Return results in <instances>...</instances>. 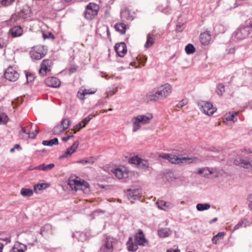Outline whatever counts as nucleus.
Listing matches in <instances>:
<instances>
[{
    "instance_id": "nucleus-1",
    "label": "nucleus",
    "mask_w": 252,
    "mask_h": 252,
    "mask_svg": "<svg viewBox=\"0 0 252 252\" xmlns=\"http://www.w3.org/2000/svg\"><path fill=\"white\" fill-rule=\"evenodd\" d=\"M153 118V116L151 113L138 115L133 117L131 119L133 132H136L139 130L142 125L150 124Z\"/></svg>"
},
{
    "instance_id": "nucleus-2",
    "label": "nucleus",
    "mask_w": 252,
    "mask_h": 252,
    "mask_svg": "<svg viewBox=\"0 0 252 252\" xmlns=\"http://www.w3.org/2000/svg\"><path fill=\"white\" fill-rule=\"evenodd\" d=\"M252 32V22L247 26L241 27L235 31L233 36L238 40H241L247 38Z\"/></svg>"
},
{
    "instance_id": "nucleus-3",
    "label": "nucleus",
    "mask_w": 252,
    "mask_h": 252,
    "mask_svg": "<svg viewBox=\"0 0 252 252\" xmlns=\"http://www.w3.org/2000/svg\"><path fill=\"white\" fill-rule=\"evenodd\" d=\"M99 9V6L98 5L90 2L86 6L84 11L85 18L88 20H92L97 15Z\"/></svg>"
},
{
    "instance_id": "nucleus-4",
    "label": "nucleus",
    "mask_w": 252,
    "mask_h": 252,
    "mask_svg": "<svg viewBox=\"0 0 252 252\" xmlns=\"http://www.w3.org/2000/svg\"><path fill=\"white\" fill-rule=\"evenodd\" d=\"M159 157L163 159H168L169 161H170L172 163H178L179 162L190 163L192 161V159L190 158H188L187 157L179 158L173 155L166 153H162L160 154Z\"/></svg>"
},
{
    "instance_id": "nucleus-5",
    "label": "nucleus",
    "mask_w": 252,
    "mask_h": 252,
    "mask_svg": "<svg viewBox=\"0 0 252 252\" xmlns=\"http://www.w3.org/2000/svg\"><path fill=\"white\" fill-rule=\"evenodd\" d=\"M46 54L43 46H37L30 51V56L32 60H39L43 58Z\"/></svg>"
},
{
    "instance_id": "nucleus-6",
    "label": "nucleus",
    "mask_w": 252,
    "mask_h": 252,
    "mask_svg": "<svg viewBox=\"0 0 252 252\" xmlns=\"http://www.w3.org/2000/svg\"><path fill=\"white\" fill-rule=\"evenodd\" d=\"M171 86L168 84L166 83L163 85L160 86L159 87L156 89L158 96L159 97L160 99H163L164 98L167 97L169 94L171 93Z\"/></svg>"
},
{
    "instance_id": "nucleus-7",
    "label": "nucleus",
    "mask_w": 252,
    "mask_h": 252,
    "mask_svg": "<svg viewBox=\"0 0 252 252\" xmlns=\"http://www.w3.org/2000/svg\"><path fill=\"white\" fill-rule=\"evenodd\" d=\"M198 105L201 111L207 115H213L217 110V109L213 107V104L209 102L202 101L199 102Z\"/></svg>"
},
{
    "instance_id": "nucleus-8",
    "label": "nucleus",
    "mask_w": 252,
    "mask_h": 252,
    "mask_svg": "<svg viewBox=\"0 0 252 252\" xmlns=\"http://www.w3.org/2000/svg\"><path fill=\"white\" fill-rule=\"evenodd\" d=\"M111 171L119 179H126L129 176V171L124 166L116 168L112 170Z\"/></svg>"
},
{
    "instance_id": "nucleus-9",
    "label": "nucleus",
    "mask_w": 252,
    "mask_h": 252,
    "mask_svg": "<svg viewBox=\"0 0 252 252\" xmlns=\"http://www.w3.org/2000/svg\"><path fill=\"white\" fill-rule=\"evenodd\" d=\"M19 75L17 71L12 67L9 66L4 73L5 79L10 81H15L19 78Z\"/></svg>"
},
{
    "instance_id": "nucleus-10",
    "label": "nucleus",
    "mask_w": 252,
    "mask_h": 252,
    "mask_svg": "<svg viewBox=\"0 0 252 252\" xmlns=\"http://www.w3.org/2000/svg\"><path fill=\"white\" fill-rule=\"evenodd\" d=\"M141 196V189H128L127 190L128 199L131 202L138 200Z\"/></svg>"
},
{
    "instance_id": "nucleus-11",
    "label": "nucleus",
    "mask_w": 252,
    "mask_h": 252,
    "mask_svg": "<svg viewBox=\"0 0 252 252\" xmlns=\"http://www.w3.org/2000/svg\"><path fill=\"white\" fill-rule=\"evenodd\" d=\"M131 163L136 164L139 168L145 169L149 166L148 161L147 160L142 159L138 157H132L130 158Z\"/></svg>"
},
{
    "instance_id": "nucleus-12",
    "label": "nucleus",
    "mask_w": 252,
    "mask_h": 252,
    "mask_svg": "<svg viewBox=\"0 0 252 252\" xmlns=\"http://www.w3.org/2000/svg\"><path fill=\"white\" fill-rule=\"evenodd\" d=\"M135 242L140 246H145L148 245V241L145 237V235L141 229H139L138 233L134 237Z\"/></svg>"
},
{
    "instance_id": "nucleus-13",
    "label": "nucleus",
    "mask_w": 252,
    "mask_h": 252,
    "mask_svg": "<svg viewBox=\"0 0 252 252\" xmlns=\"http://www.w3.org/2000/svg\"><path fill=\"white\" fill-rule=\"evenodd\" d=\"M51 63L52 61L51 60H44L40 64V68L39 70V74L42 76H45L47 72L50 71L49 67H50Z\"/></svg>"
},
{
    "instance_id": "nucleus-14",
    "label": "nucleus",
    "mask_w": 252,
    "mask_h": 252,
    "mask_svg": "<svg viewBox=\"0 0 252 252\" xmlns=\"http://www.w3.org/2000/svg\"><path fill=\"white\" fill-rule=\"evenodd\" d=\"M234 162L235 164L245 168H252V161H250L247 158L243 157H240L235 159Z\"/></svg>"
},
{
    "instance_id": "nucleus-15",
    "label": "nucleus",
    "mask_w": 252,
    "mask_h": 252,
    "mask_svg": "<svg viewBox=\"0 0 252 252\" xmlns=\"http://www.w3.org/2000/svg\"><path fill=\"white\" fill-rule=\"evenodd\" d=\"M93 115L92 114L89 115L87 117L84 118L82 121L74 126V132L79 131L81 128L86 126L89 122L93 119Z\"/></svg>"
},
{
    "instance_id": "nucleus-16",
    "label": "nucleus",
    "mask_w": 252,
    "mask_h": 252,
    "mask_svg": "<svg viewBox=\"0 0 252 252\" xmlns=\"http://www.w3.org/2000/svg\"><path fill=\"white\" fill-rule=\"evenodd\" d=\"M115 50L119 56L121 57H124L127 53V48L126 44L124 42L116 44Z\"/></svg>"
},
{
    "instance_id": "nucleus-17",
    "label": "nucleus",
    "mask_w": 252,
    "mask_h": 252,
    "mask_svg": "<svg viewBox=\"0 0 252 252\" xmlns=\"http://www.w3.org/2000/svg\"><path fill=\"white\" fill-rule=\"evenodd\" d=\"M113 240L110 237H106L104 244L100 248L101 252H112L113 251Z\"/></svg>"
},
{
    "instance_id": "nucleus-18",
    "label": "nucleus",
    "mask_w": 252,
    "mask_h": 252,
    "mask_svg": "<svg viewBox=\"0 0 252 252\" xmlns=\"http://www.w3.org/2000/svg\"><path fill=\"white\" fill-rule=\"evenodd\" d=\"M45 83L49 87L52 88H57L60 86L61 81L58 78L56 77H50L46 79Z\"/></svg>"
},
{
    "instance_id": "nucleus-19",
    "label": "nucleus",
    "mask_w": 252,
    "mask_h": 252,
    "mask_svg": "<svg viewBox=\"0 0 252 252\" xmlns=\"http://www.w3.org/2000/svg\"><path fill=\"white\" fill-rule=\"evenodd\" d=\"M172 233V230L168 227L159 228L158 230V235L159 238H165L169 237Z\"/></svg>"
},
{
    "instance_id": "nucleus-20",
    "label": "nucleus",
    "mask_w": 252,
    "mask_h": 252,
    "mask_svg": "<svg viewBox=\"0 0 252 252\" xmlns=\"http://www.w3.org/2000/svg\"><path fill=\"white\" fill-rule=\"evenodd\" d=\"M79 141H75L72 145L66 149V152L62 156L63 158H67L73 154L77 150L79 146Z\"/></svg>"
},
{
    "instance_id": "nucleus-21",
    "label": "nucleus",
    "mask_w": 252,
    "mask_h": 252,
    "mask_svg": "<svg viewBox=\"0 0 252 252\" xmlns=\"http://www.w3.org/2000/svg\"><path fill=\"white\" fill-rule=\"evenodd\" d=\"M27 246L19 242H16L9 252H24Z\"/></svg>"
},
{
    "instance_id": "nucleus-22",
    "label": "nucleus",
    "mask_w": 252,
    "mask_h": 252,
    "mask_svg": "<svg viewBox=\"0 0 252 252\" xmlns=\"http://www.w3.org/2000/svg\"><path fill=\"white\" fill-rule=\"evenodd\" d=\"M146 97V99L150 101H156L160 99L156 89H154V90L147 93Z\"/></svg>"
},
{
    "instance_id": "nucleus-23",
    "label": "nucleus",
    "mask_w": 252,
    "mask_h": 252,
    "mask_svg": "<svg viewBox=\"0 0 252 252\" xmlns=\"http://www.w3.org/2000/svg\"><path fill=\"white\" fill-rule=\"evenodd\" d=\"M157 204L158 208L165 211L172 208L173 206L171 203L163 200H158L157 202Z\"/></svg>"
},
{
    "instance_id": "nucleus-24",
    "label": "nucleus",
    "mask_w": 252,
    "mask_h": 252,
    "mask_svg": "<svg viewBox=\"0 0 252 252\" xmlns=\"http://www.w3.org/2000/svg\"><path fill=\"white\" fill-rule=\"evenodd\" d=\"M9 33L12 37L20 36L23 33V30L19 26H14L10 29Z\"/></svg>"
},
{
    "instance_id": "nucleus-25",
    "label": "nucleus",
    "mask_w": 252,
    "mask_h": 252,
    "mask_svg": "<svg viewBox=\"0 0 252 252\" xmlns=\"http://www.w3.org/2000/svg\"><path fill=\"white\" fill-rule=\"evenodd\" d=\"M121 17L123 21H131L133 19V17L130 14L128 9H125L121 12Z\"/></svg>"
},
{
    "instance_id": "nucleus-26",
    "label": "nucleus",
    "mask_w": 252,
    "mask_h": 252,
    "mask_svg": "<svg viewBox=\"0 0 252 252\" xmlns=\"http://www.w3.org/2000/svg\"><path fill=\"white\" fill-rule=\"evenodd\" d=\"M127 249L128 251L134 252L138 249V244L134 243L131 237H129L128 241L126 243Z\"/></svg>"
},
{
    "instance_id": "nucleus-27",
    "label": "nucleus",
    "mask_w": 252,
    "mask_h": 252,
    "mask_svg": "<svg viewBox=\"0 0 252 252\" xmlns=\"http://www.w3.org/2000/svg\"><path fill=\"white\" fill-rule=\"evenodd\" d=\"M211 35L208 32H204L201 33L200 35V41L202 44H208L211 40Z\"/></svg>"
},
{
    "instance_id": "nucleus-28",
    "label": "nucleus",
    "mask_w": 252,
    "mask_h": 252,
    "mask_svg": "<svg viewBox=\"0 0 252 252\" xmlns=\"http://www.w3.org/2000/svg\"><path fill=\"white\" fill-rule=\"evenodd\" d=\"M31 9L28 6H26L23 8L18 14L19 18L25 19L30 16Z\"/></svg>"
},
{
    "instance_id": "nucleus-29",
    "label": "nucleus",
    "mask_w": 252,
    "mask_h": 252,
    "mask_svg": "<svg viewBox=\"0 0 252 252\" xmlns=\"http://www.w3.org/2000/svg\"><path fill=\"white\" fill-rule=\"evenodd\" d=\"M77 234L78 235V239L82 242L87 240L91 236L90 230H86L85 232L77 233Z\"/></svg>"
},
{
    "instance_id": "nucleus-30",
    "label": "nucleus",
    "mask_w": 252,
    "mask_h": 252,
    "mask_svg": "<svg viewBox=\"0 0 252 252\" xmlns=\"http://www.w3.org/2000/svg\"><path fill=\"white\" fill-rule=\"evenodd\" d=\"M248 225H249L248 220L246 219H242L234 226L232 231H234L242 227H246Z\"/></svg>"
},
{
    "instance_id": "nucleus-31",
    "label": "nucleus",
    "mask_w": 252,
    "mask_h": 252,
    "mask_svg": "<svg viewBox=\"0 0 252 252\" xmlns=\"http://www.w3.org/2000/svg\"><path fill=\"white\" fill-rule=\"evenodd\" d=\"M69 185L72 189H74L76 190L80 189V186H82V182L78 180H69Z\"/></svg>"
},
{
    "instance_id": "nucleus-32",
    "label": "nucleus",
    "mask_w": 252,
    "mask_h": 252,
    "mask_svg": "<svg viewBox=\"0 0 252 252\" xmlns=\"http://www.w3.org/2000/svg\"><path fill=\"white\" fill-rule=\"evenodd\" d=\"M115 28L120 34H124L126 32V26L124 23H118L115 25Z\"/></svg>"
},
{
    "instance_id": "nucleus-33",
    "label": "nucleus",
    "mask_w": 252,
    "mask_h": 252,
    "mask_svg": "<svg viewBox=\"0 0 252 252\" xmlns=\"http://www.w3.org/2000/svg\"><path fill=\"white\" fill-rule=\"evenodd\" d=\"M95 92V91H91L90 90H87V89H84V90H83L82 91H79L78 93H77V97L81 99V100H83L84 99V96L87 95V94H94Z\"/></svg>"
},
{
    "instance_id": "nucleus-34",
    "label": "nucleus",
    "mask_w": 252,
    "mask_h": 252,
    "mask_svg": "<svg viewBox=\"0 0 252 252\" xmlns=\"http://www.w3.org/2000/svg\"><path fill=\"white\" fill-rule=\"evenodd\" d=\"M55 164L54 163H50L48 165L43 163L41 165L37 166V167H36V168H37V170H42L44 171H48L53 168Z\"/></svg>"
},
{
    "instance_id": "nucleus-35",
    "label": "nucleus",
    "mask_w": 252,
    "mask_h": 252,
    "mask_svg": "<svg viewBox=\"0 0 252 252\" xmlns=\"http://www.w3.org/2000/svg\"><path fill=\"white\" fill-rule=\"evenodd\" d=\"M49 187V184L46 183L37 184L34 186L33 189L36 193H38L39 191L46 189Z\"/></svg>"
},
{
    "instance_id": "nucleus-36",
    "label": "nucleus",
    "mask_w": 252,
    "mask_h": 252,
    "mask_svg": "<svg viewBox=\"0 0 252 252\" xmlns=\"http://www.w3.org/2000/svg\"><path fill=\"white\" fill-rule=\"evenodd\" d=\"M238 112H231L225 115V119L228 121H232L233 122L236 121L237 119H235V116L238 115Z\"/></svg>"
},
{
    "instance_id": "nucleus-37",
    "label": "nucleus",
    "mask_w": 252,
    "mask_h": 252,
    "mask_svg": "<svg viewBox=\"0 0 252 252\" xmlns=\"http://www.w3.org/2000/svg\"><path fill=\"white\" fill-rule=\"evenodd\" d=\"M20 193L24 197H30L33 194V190L30 189L22 188Z\"/></svg>"
},
{
    "instance_id": "nucleus-38",
    "label": "nucleus",
    "mask_w": 252,
    "mask_h": 252,
    "mask_svg": "<svg viewBox=\"0 0 252 252\" xmlns=\"http://www.w3.org/2000/svg\"><path fill=\"white\" fill-rule=\"evenodd\" d=\"M225 234V233L223 232H219L212 238V241L213 243L216 244L219 240L223 239Z\"/></svg>"
},
{
    "instance_id": "nucleus-39",
    "label": "nucleus",
    "mask_w": 252,
    "mask_h": 252,
    "mask_svg": "<svg viewBox=\"0 0 252 252\" xmlns=\"http://www.w3.org/2000/svg\"><path fill=\"white\" fill-rule=\"evenodd\" d=\"M58 139L54 138L50 140H44L42 141V144L44 146H52L54 145L58 144Z\"/></svg>"
},
{
    "instance_id": "nucleus-40",
    "label": "nucleus",
    "mask_w": 252,
    "mask_h": 252,
    "mask_svg": "<svg viewBox=\"0 0 252 252\" xmlns=\"http://www.w3.org/2000/svg\"><path fill=\"white\" fill-rule=\"evenodd\" d=\"M196 207L198 211H203L209 209L211 205L209 203H198L196 205Z\"/></svg>"
},
{
    "instance_id": "nucleus-41",
    "label": "nucleus",
    "mask_w": 252,
    "mask_h": 252,
    "mask_svg": "<svg viewBox=\"0 0 252 252\" xmlns=\"http://www.w3.org/2000/svg\"><path fill=\"white\" fill-rule=\"evenodd\" d=\"M71 121L68 118H65L62 120L61 126L64 129V131L67 129L71 125Z\"/></svg>"
},
{
    "instance_id": "nucleus-42",
    "label": "nucleus",
    "mask_w": 252,
    "mask_h": 252,
    "mask_svg": "<svg viewBox=\"0 0 252 252\" xmlns=\"http://www.w3.org/2000/svg\"><path fill=\"white\" fill-rule=\"evenodd\" d=\"M155 42V39L151 36L150 34L147 35V39L144 45V47L146 48H148L151 47Z\"/></svg>"
},
{
    "instance_id": "nucleus-43",
    "label": "nucleus",
    "mask_w": 252,
    "mask_h": 252,
    "mask_svg": "<svg viewBox=\"0 0 252 252\" xmlns=\"http://www.w3.org/2000/svg\"><path fill=\"white\" fill-rule=\"evenodd\" d=\"M38 133V131L37 129H35L34 131L32 132H30L29 131H28L27 133H26V136L25 137L23 136V138L25 139H27L28 138H34Z\"/></svg>"
},
{
    "instance_id": "nucleus-44",
    "label": "nucleus",
    "mask_w": 252,
    "mask_h": 252,
    "mask_svg": "<svg viewBox=\"0 0 252 252\" xmlns=\"http://www.w3.org/2000/svg\"><path fill=\"white\" fill-rule=\"evenodd\" d=\"M63 131L64 129H63V127L61 126V125H58L55 126L52 130V132L54 135L60 134Z\"/></svg>"
},
{
    "instance_id": "nucleus-45",
    "label": "nucleus",
    "mask_w": 252,
    "mask_h": 252,
    "mask_svg": "<svg viewBox=\"0 0 252 252\" xmlns=\"http://www.w3.org/2000/svg\"><path fill=\"white\" fill-rule=\"evenodd\" d=\"M215 31L218 33H224L225 31V28L222 24H217L214 27Z\"/></svg>"
},
{
    "instance_id": "nucleus-46",
    "label": "nucleus",
    "mask_w": 252,
    "mask_h": 252,
    "mask_svg": "<svg viewBox=\"0 0 252 252\" xmlns=\"http://www.w3.org/2000/svg\"><path fill=\"white\" fill-rule=\"evenodd\" d=\"M225 92L224 86L222 84H219L217 85L216 92L219 95H221Z\"/></svg>"
},
{
    "instance_id": "nucleus-47",
    "label": "nucleus",
    "mask_w": 252,
    "mask_h": 252,
    "mask_svg": "<svg viewBox=\"0 0 252 252\" xmlns=\"http://www.w3.org/2000/svg\"><path fill=\"white\" fill-rule=\"evenodd\" d=\"M185 50L187 54H191L195 52V48L192 44H189L186 46Z\"/></svg>"
},
{
    "instance_id": "nucleus-48",
    "label": "nucleus",
    "mask_w": 252,
    "mask_h": 252,
    "mask_svg": "<svg viewBox=\"0 0 252 252\" xmlns=\"http://www.w3.org/2000/svg\"><path fill=\"white\" fill-rule=\"evenodd\" d=\"M8 121V118L5 113L0 114V124H6Z\"/></svg>"
},
{
    "instance_id": "nucleus-49",
    "label": "nucleus",
    "mask_w": 252,
    "mask_h": 252,
    "mask_svg": "<svg viewBox=\"0 0 252 252\" xmlns=\"http://www.w3.org/2000/svg\"><path fill=\"white\" fill-rule=\"evenodd\" d=\"M0 240L4 241L5 244H7L10 242L11 237L10 236H4L2 235H0Z\"/></svg>"
},
{
    "instance_id": "nucleus-50",
    "label": "nucleus",
    "mask_w": 252,
    "mask_h": 252,
    "mask_svg": "<svg viewBox=\"0 0 252 252\" xmlns=\"http://www.w3.org/2000/svg\"><path fill=\"white\" fill-rule=\"evenodd\" d=\"M77 162L78 163L86 164L88 163H92L93 162V161L91 159H81V160H78Z\"/></svg>"
},
{
    "instance_id": "nucleus-51",
    "label": "nucleus",
    "mask_w": 252,
    "mask_h": 252,
    "mask_svg": "<svg viewBox=\"0 0 252 252\" xmlns=\"http://www.w3.org/2000/svg\"><path fill=\"white\" fill-rule=\"evenodd\" d=\"M184 28V24L178 23L176 25V32H181Z\"/></svg>"
},
{
    "instance_id": "nucleus-52",
    "label": "nucleus",
    "mask_w": 252,
    "mask_h": 252,
    "mask_svg": "<svg viewBox=\"0 0 252 252\" xmlns=\"http://www.w3.org/2000/svg\"><path fill=\"white\" fill-rule=\"evenodd\" d=\"M14 0H1V3L2 5L8 6L10 5Z\"/></svg>"
},
{
    "instance_id": "nucleus-53",
    "label": "nucleus",
    "mask_w": 252,
    "mask_h": 252,
    "mask_svg": "<svg viewBox=\"0 0 252 252\" xmlns=\"http://www.w3.org/2000/svg\"><path fill=\"white\" fill-rule=\"evenodd\" d=\"M180 250L178 249V247L174 246L173 248H170L166 251V252H180Z\"/></svg>"
},
{
    "instance_id": "nucleus-54",
    "label": "nucleus",
    "mask_w": 252,
    "mask_h": 252,
    "mask_svg": "<svg viewBox=\"0 0 252 252\" xmlns=\"http://www.w3.org/2000/svg\"><path fill=\"white\" fill-rule=\"evenodd\" d=\"M187 103V100L183 99L180 101L177 105V106L179 108H181L185 106Z\"/></svg>"
},
{
    "instance_id": "nucleus-55",
    "label": "nucleus",
    "mask_w": 252,
    "mask_h": 252,
    "mask_svg": "<svg viewBox=\"0 0 252 252\" xmlns=\"http://www.w3.org/2000/svg\"><path fill=\"white\" fill-rule=\"evenodd\" d=\"M26 133H27V132L26 131L25 128L22 127L21 131L20 133V135L22 137V138H23V136L25 137L26 136Z\"/></svg>"
},
{
    "instance_id": "nucleus-56",
    "label": "nucleus",
    "mask_w": 252,
    "mask_h": 252,
    "mask_svg": "<svg viewBox=\"0 0 252 252\" xmlns=\"http://www.w3.org/2000/svg\"><path fill=\"white\" fill-rule=\"evenodd\" d=\"M73 137H74V135H73V134L69 135H67V136L63 137L62 140H63V141L66 142V141H68L70 138H72Z\"/></svg>"
},
{
    "instance_id": "nucleus-57",
    "label": "nucleus",
    "mask_w": 252,
    "mask_h": 252,
    "mask_svg": "<svg viewBox=\"0 0 252 252\" xmlns=\"http://www.w3.org/2000/svg\"><path fill=\"white\" fill-rule=\"evenodd\" d=\"M26 77L27 79V80H29V81L31 82L33 79V75L31 74H28L27 73L26 74Z\"/></svg>"
},
{
    "instance_id": "nucleus-58",
    "label": "nucleus",
    "mask_w": 252,
    "mask_h": 252,
    "mask_svg": "<svg viewBox=\"0 0 252 252\" xmlns=\"http://www.w3.org/2000/svg\"><path fill=\"white\" fill-rule=\"evenodd\" d=\"M206 171H207V169H206V168H202L198 170V173L199 174H201L204 173Z\"/></svg>"
},
{
    "instance_id": "nucleus-59",
    "label": "nucleus",
    "mask_w": 252,
    "mask_h": 252,
    "mask_svg": "<svg viewBox=\"0 0 252 252\" xmlns=\"http://www.w3.org/2000/svg\"><path fill=\"white\" fill-rule=\"evenodd\" d=\"M82 185L84 186L86 188H88L89 187V184L84 181H82Z\"/></svg>"
},
{
    "instance_id": "nucleus-60",
    "label": "nucleus",
    "mask_w": 252,
    "mask_h": 252,
    "mask_svg": "<svg viewBox=\"0 0 252 252\" xmlns=\"http://www.w3.org/2000/svg\"><path fill=\"white\" fill-rule=\"evenodd\" d=\"M14 147L15 149H17L19 150L21 149V147H20V146L19 144H15L14 145Z\"/></svg>"
},
{
    "instance_id": "nucleus-61",
    "label": "nucleus",
    "mask_w": 252,
    "mask_h": 252,
    "mask_svg": "<svg viewBox=\"0 0 252 252\" xmlns=\"http://www.w3.org/2000/svg\"><path fill=\"white\" fill-rule=\"evenodd\" d=\"M235 52V49L234 48H231L229 49V52H228V53H231V54H234Z\"/></svg>"
},
{
    "instance_id": "nucleus-62",
    "label": "nucleus",
    "mask_w": 252,
    "mask_h": 252,
    "mask_svg": "<svg viewBox=\"0 0 252 252\" xmlns=\"http://www.w3.org/2000/svg\"><path fill=\"white\" fill-rule=\"evenodd\" d=\"M76 71V68L71 67L69 69V72L72 73Z\"/></svg>"
},
{
    "instance_id": "nucleus-63",
    "label": "nucleus",
    "mask_w": 252,
    "mask_h": 252,
    "mask_svg": "<svg viewBox=\"0 0 252 252\" xmlns=\"http://www.w3.org/2000/svg\"><path fill=\"white\" fill-rule=\"evenodd\" d=\"M36 167H37V166H31L29 167V169L30 170H34V169H37V168H36Z\"/></svg>"
},
{
    "instance_id": "nucleus-64",
    "label": "nucleus",
    "mask_w": 252,
    "mask_h": 252,
    "mask_svg": "<svg viewBox=\"0 0 252 252\" xmlns=\"http://www.w3.org/2000/svg\"><path fill=\"white\" fill-rule=\"evenodd\" d=\"M248 206L250 209L252 211V202H250L248 205Z\"/></svg>"
}]
</instances>
